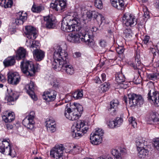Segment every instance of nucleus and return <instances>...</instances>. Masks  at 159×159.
<instances>
[{"label": "nucleus", "mask_w": 159, "mask_h": 159, "mask_svg": "<svg viewBox=\"0 0 159 159\" xmlns=\"http://www.w3.org/2000/svg\"><path fill=\"white\" fill-rule=\"evenodd\" d=\"M79 21L77 17L68 16L63 19L61 28L62 30L67 32L77 31L80 25Z\"/></svg>", "instance_id": "nucleus-2"}, {"label": "nucleus", "mask_w": 159, "mask_h": 159, "mask_svg": "<svg viewBox=\"0 0 159 159\" xmlns=\"http://www.w3.org/2000/svg\"><path fill=\"white\" fill-rule=\"evenodd\" d=\"M46 127L48 132L52 133L55 132L56 130V125L55 121L49 119L46 120Z\"/></svg>", "instance_id": "nucleus-23"}, {"label": "nucleus", "mask_w": 159, "mask_h": 159, "mask_svg": "<svg viewBox=\"0 0 159 159\" xmlns=\"http://www.w3.org/2000/svg\"><path fill=\"white\" fill-rule=\"evenodd\" d=\"M147 142L145 141L143 138H140L136 140V145L137 149L141 147L143 148L146 145Z\"/></svg>", "instance_id": "nucleus-37"}, {"label": "nucleus", "mask_w": 159, "mask_h": 159, "mask_svg": "<svg viewBox=\"0 0 159 159\" xmlns=\"http://www.w3.org/2000/svg\"><path fill=\"white\" fill-rule=\"evenodd\" d=\"M153 144L155 148L159 151V139H155L153 141Z\"/></svg>", "instance_id": "nucleus-50"}, {"label": "nucleus", "mask_w": 159, "mask_h": 159, "mask_svg": "<svg viewBox=\"0 0 159 159\" xmlns=\"http://www.w3.org/2000/svg\"><path fill=\"white\" fill-rule=\"evenodd\" d=\"M98 159H113V158L111 157L101 156L100 157H99Z\"/></svg>", "instance_id": "nucleus-64"}, {"label": "nucleus", "mask_w": 159, "mask_h": 159, "mask_svg": "<svg viewBox=\"0 0 159 159\" xmlns=\"http://www.w3.org/2000/svg\"><path fill=\"white\" fill-rule=\"evenodd\" d=\"M104 134V131L102 129L96 128L95 132L90 134V139L91 143L94 145H98L101 143L102 141V136Z\"/></svg>", "instance_id": "nucleus-6"}, {"label": "nucleus", "mask_w": 159, "mask_h": 159, "mask_svg": "<svg viewBox=\"0 0 159 159\" xmlns=\"http://www.w3.org/2000/svg\"><path fill=\"white\" fill-rule=\"evenodd\" d=\"M6 80L5 77L3 75L0 73V81L4 83L6 81Z\"/></svg>", "instance_id": "nucleus-56"}, {"label": "nucleus", "mask_w": 159, "mask_h": 159, "mask_svg": "<svg viewBox=\"0 0 159 159\" xmlns=\"http://www.w3.org/2000/svg\"><path fill=\"white\" fill-rule=\"evenodd\" d=\"M112 6L118 10H123L125 7L123 0H110Z\"/></svg>", "instance_id": "nucleus-26"}, {"label": "nucleus", "mask_w": 159, "mask_h": 159, "mask_svg": "<svg viewBox=\"0 0 159 159\" xmlns=\"http://www.w3.org/2000/svg\"><path fill=\"white\" fill-rule=\"evenodd\" d=\"M151 90H149L148 93V100H151L154 102L155 105L156 106H159V93L157 92L152 91V95H151Z\"/></svg>", "instance_id": "nucleus-17"}, {"label": "nucleus", "mask_w": 159, "mask_h": 159, "mask_svg": "<svg viewBox=\"0 0 159 159\" xmlns=\"http://www.w3.org/2000/svg\"><path fill=\"white\" fill-rule=\"evenodd\" d=\"M129 103L130 107L136 105L141 106L144 102L143 97L140 95L134 93L129 94L128 95Z\"/></svg>", "instance_id": "nucleus-8"}, {"label": "nucleus", "mask_w": 159, "mask_h": 159, "mask_svg": "<svg viewBox=\"0 0 159 159\" xmlns=\"http://www.w3.org/2000/svg\"><path fill=\"white\" fill-rule=\"evenodd\" d=\"M32 53L34 59L37 61L42 60L45 56V52L40 49L33 51Z\"/></svg>", "instance_id": "nucleus-24"}, {"label": "nucleus", "mask_w": 159, "mask_h": 159, "mask_svg": "<svg viewBox=\"0 0 159 159\" xmlns=\"http://www.w3.org/2000/svg\"><path fill=\"white\" fill-rule=\"evenodd\" d=\"M50 84L51 85L54 87H57L59 85L58 83L55 79L53 80L52 81L50 82Z\"/></svg>", "instance_id": "nucleus-53"}, {"label": "nucleus", "mask_w": 159, "mask_h": 159, "mask_svg": "<svg viewBox=\"0 0 159 159\" xmlns=\"http://www.w3.org/2000/svg\"><path fill=\"white\" fill-rule=\"evenodd\" d=\"M12 4V0H0V5L5 8L11 7Z\"/></svg>", "instance_id": "nucleus-35"}, {"label": "nucleus", "mask_w": 159, "mask_h": 159, "mask_svg": "<svg viewBox=\"0 0 159 159\" xmlns=\"http://www.w3.org/2000/svg\"><path fill=\"white\" fill-rule=\"evenodd\" d=\"M83 96V92L82 91H76L73 94V97L75 99H78L81 98Z\"/></svg>", "instance_id": "nucleus-40"}, {"label": "nucleus", "mask_w": 159, "mask_h": 159, "mask_svg": "<svg viewBox=\"0 0 159 159\" xmlns=\"http://www.w3.org/2000/svg\"><path fill=\"white\" fill-rule=\"evenodd\" d=\"M123 23L127 26H133L137 23V19L134 16L127 13L123 17Z\"/></svg>", "instance_id": "nucleus-11"}, {"label": "nucleus", "mask_w": 159, "mask_h": 159, "mask_svg": "<svg viewBox=\"0 0 159 159\" xmlns=\"http://www.w3.org/2000/svg\"><path fill=\"white\" fill-rule=\"evenodd\" d=\"M92 17L96 19L98 16V13L95 11H92Z\"/></svg>", "instance_id": "nucleus-57"}, {"label": "nucleus", "mask_w": 159, "mask_h": 159, "mask_svg": "<svg viewBox=\"0 0 159 159\" xmlns=\"http://www.w3.org/2000/svg\"><path fill=\"white\" fill-rule=\"evenodd\" d=\"M57 93L55 91L48 89L45 91L43 95V98L47 101L50 102L54 101L56 98Z\"/></svg>", "instance_id": "nucleus-14"}, {"label": "nucleus", "mask_w": 159, "mask_h": 159, "mask_svg": "<svg viewBox=\"0 0 159 159\" xmlns=\"http://www.w3.org/2000/svg\"><path fill=\"white\" fill-rule=\"evenodd\" d=\"M156 112H151L146 118L147 123L150 125H156L157 122L158 118Z\"/></svg>", "instance_id": "nucleus-22"}, {"label": "nucleus", "mask_w": 159, "mask_h": 159, "mask_svg": "<svg viewBox=\"0 0 159 159\" xmlns=\"http://www.w3.org/2000/svg\"><path fill=\"white\" fill-rule=\"evenodd\" d=\"M35 116V112L34 111L30 112L28 116L25 117L22 121L23 125L28 129L32 130L34 127L35 124L34 119Z\"/></svg>", "instance_id": "nucleus-10"}, {"label": "nucleus", "mask_w": 159, "mask_h": 159, "mask_svg": "<svg viewBox=\"0 0 159 159\" xmlns=\"http://www.w3.org/2000/svg\"><path fill=\"white\" fill-rule=\"evenodd\" d=\"M64 149L62 144H57L51 150L50 155L51 157L55 159H59L63 156Z\"/></svg>", "instance_id": "nucleus-9"}, {"label": "nucleus", "mask_w": 159, "mask_h": 159, "mask_svg": "<svg viewBox=\"0 0 159 159\" xmlns=\"http://www.w3.org/2000/svg\"><path fill=\"white\" fill-rule=\"evenodd\" d=\"M110 87V84L108 82H105L101 85L98 88V91L100 93L105 92L108 90Z\"/></svg>", "instance_id": "nucleus-34"}, {"label": "nucleus", "mask_w": 159, "mask_h": 159, "mask_svg": "<svg viewBox=\"0 0 159 159\" xmlns=\"http://www.w3.org/2000/svg\"><path fill=\"white\" fill-rule=\"evenodd\" d=\"M106 37L109 39L113 38V34L111 30H107V33L106 35Z\"/></svg>", "instance_id": "nucleus-49"}, {"label": "nucleus", "mask_w": 159, "mask_h": 159, "mask_svg": "<svg viewBox=\"0 0 159 159\" xmlns=\"http://www.w3.org/2000/svg\"><path fill=\"white\" fill-rule=\"evenodd\" d=\"M44 9L42 5L34 4L32 7L31 10L32 11L34 12L39 13L43 10Z\"/></svg>", "instance_id": "nucleus-39"}, {"label": "nucleus", "mask_w": 159, "mask_h": 159, "mask_svg": "<svg viewBox=\"0 0 159 159\" xmlns=\"http://www.w3.org/2000/svg\"><path fill=\"white\" fill-rule=\"evenodd\" d=\"M71 134L73 138L78 139L80 138L83 134L76 129L75 128L73 127L71 129Z\"/></svg>", "instance_id": "nucleus-30"}, {"label": "nucleus", "mask_w": 159, "mask_h": 159, "mask_svg": "<svg viewBox=\"0 0 159 159\" xmlns=\"http://www.w3.org/2000/svg\"><path fill=\"white\" fill-rule=\"evenodd\" d=\"M15 60L14 57H7L3 61V64L5 66H11L14 64Z\"/></svg>", "instance_id": "nucleus-32"}, {"label": "nucleus", "mask_w": 159, "mask_h": 159, "mask_svg": "<svg viewBox=\"0 0 159 159\" xmlns=\"http://www.w3.org/2000/svg\"><path fill=\"white\" fill-rule=\"evenodd\" d=\"M101 78L102 81V82H103L104 81L106 80V75L104 73H102L101 75Z\"/></svg>", "instance_id": "nucleus-61"}, {"label": "nucleus", "mask_w": 159, "mask_h": 159, "mask_svg": "<svg viewBox=\"0 0 159 159\" xmlns=\"http://www.w3.org/2000/svg\"><path fill=\"white\" fill-rule=\"evenodd\" d=\"M124 33L126 38H130L132 36V34L131 31L129 29H126L124 31Z\"/></svg>", "instance_id": "nucleus-46"}, {"label": "nucleus", "mask_w": 159, "mask_h": 159, "mask_svg": "<svg viewBox=\"0 0 159 159\" xmlns=\"http://www.w3.org/2000/svg\"><path fill=\"white\" fill-rule=\"evenodd\" d=\"M34 40L27 41L26 45L30 48L31 51H34L35 50L39 49L40 47V43L38 41H33Z\"/></svg>", "instance_id": "nucleus-20"}, {"label": "nucleus", "mask_w": 159, "mask_h": 159, "mask_svg": "<svg viewBox=\"0 0 159 159\" xmlns=\"http://www.w3.org/2000/svg\"><path fill=\"white\" fill-rule=\"evenodd\" d=\"M147 76L149 80H155L159 78V73L154 72L147 74Z\"/></svg>", "instance_id": "nucleus-38"}, {"label": "nucleus", "mask_w": 159, "mask_h": 159, "mask_svg": "<svg viewBox=\"0 0 159 159\" xmlns=\"http://www.w3.org/2000/svg\"><path fill=\"white\" fill-rule=\"evenodd\" d=\"M66 6V2L64 0L56 1L54 3H51L50 5L51 7L57 11L62 10Z\"/></svg>", "instance_id": "nucleus-15"}, {"label": "nucleus", "mask_w": 159, "mask_h": 159, "mask_svg": "<svg viewBox=\"0 0 159 159\" xmlns=\"http://www.w3.org/2000/svg\"><path fill=\"white\" fill-rule=\"evenodd\" d=\"M119 102L117 99L113 100L110 102L108 108L109 113L112 115H115L118 111Z\"/></svg>", "instance_id": "nucleus-16"}, {"label": "nucleus", "mask_w": 159, "mask_h": 159, "mask_svg": "<svg viewBox=\"0 0 159 159\" xmlns=\"http://www.w3.org/2000/svg\"><path fill=\"white\" fill-rule=\"evenodd\" d=\"M99 43L100 46L102 48H104L106 47L107 45L106 41L103 39L99 40Z\"/></svg>", "instance_id": "nucleus-47"}, {"label": "nucleus", "mask_w": 159, "mask_h": 159, "mask_svg": "<svg viewBox=\"0 0 159 159\" xmlns=\"http://www.w3.org/2000/svg\"><path fill=\"white\" fill-rule=\"evenodd\" d=\"M111 153L116 159H121L120 154L117 149H113L111 151Z\"/></svg>", "instance_id": "nucleus-42"}, {"label": "nucleus", "mask_w": 159, "mask_h": 159, "mask_svg": "<svg viewBox=\"0 0 159 159\" xmlns=\"http://www.w3.org/2000/svg\"><path fill=\"white\" fill-rule=\"evenodd\" d=\"M74 107L72 110L70 108L66 109L65 116L66 118L71 120H74L78 119L81 116L83 111L82 106L79 103H75Z\"/></svg>", "instance_id": "nucleus-3"}, {"label": "nucleus", "mask_w": 159, "mask_h": 159, "mask_svg": "<svg viewBox=\"0 0 159 159\" xmlns=\"http://www.w3.org/2000/svg\"><path fill=\"white\" fill-rule=\"evenodd\" d=\"M81 53L79 52H76L74 53V56L75 57H80L81 56Z\"/></svg>", "instance_id": "nucleus-62"}, {"label": "nucleus", "mask_w": 159, "mask_h": 159, "mask_svg": "<svg viewBox=\"0 0 159 159\" xmlns=\"http://www.w3.org/2000/svg\"><path fill=\"white\" fill-rule=\"evenodd\" d=\"M107 125L111 128H114L116 127L114 120H110L107 123Z\"/></svg>", "instance_id": "nucleus-48"}, {"label": "nucleus", "mask_w": 159, "mask_h": 159, "mask_svg": "<svg viewBox=\"0 0 159 159\" xmlns=\"http://www.w3.org/2000/svg\"><path fill=\"white\" fill-rule=\"evenodd\" d=\"M20 67L23 73L32 76L36 71L40 69V66L38 64L34 65L31 61L23 60L21 62Z\"/></svg>", "instance_id": "nucleus-4"}, {"label": "nucleus", "mask_w": 159, "mask_h": 159, "mask_svg": "<svg viewBox=\"0 0 159 159\" xmlns=\"http://www.w3.org/2000/svg\"><path fill=\"white\" fill-rule=\"evenodd\" d=\"M80 147L79 146H74L72 150V152L73 154L79 152Z\"/></svg>", "instance_id": "nucleus-52"}, {"label": "nucleus", "mask_w": 159, "mask_h": 159, "mask_svg": "<svg viewBox=\"0 0 159 159\" xmlns=\"http://www.w3.org/2000/svg\"><path fill=\"white\" fill-rule=\"evenodd\" d=\"M79 33H80V35L82 36L80 37V39H81L82 41H84L87 44L89 45L90 47L92 48L93 49L97 48L93 41L92 39H90L91 35L89 34L88 31H85L84 30L81 29L80 30H78Z\"/></svg>", "instance_id": "nucleus-7"}, {"label": "nucleus", "mask_w": 159, "mask_h": 159, "mask_svg": "<svg viewBox=\"0 0 159 159\" xmlns=\"http://www.w3.org/2000/svg\"><path fill=\"white\" fill-rule=\"evenodd\" d=\"M15 23L17 25L23 24L27 19V14L23 11H20L16 15Z\"/></svg>", "instance_id": "nucleus-18"}, {"label": "nucleus", "mask_w": 159, "mask_h": 159, "mask_svg": "<svg viewBox=\"0 0 159 159\" xmlns=\"http://www.w3.org/2000/svg\"><path fill=\"white\" fill-rule=\"evenodd\" d=\"M147 9H144L143 10V11L144 12V16L145 18H148L149 17V12L147 11Z\"/></svg>", "instance_id": "nucleus-55"}, {"label": "nucleus", "mask_w": 159, "mask_h": 159, "mask_svg": "<svg viewBox=\"0 0 159 159\" xmlns=\"http://www.w3.org/2000/svg\"><path fill=\"white\" fill-rule=\"evenodd\" d=\"M150 50L151 52L153 54V57L156 55V54L157 52L155 48H152Z\"/></svg>", "instance_id": "nucleus-59"}, {"label": "nucleus", "mask_w": 159, "mask_h": 159, "mask_svg": "<svg viewBox=\"0 0 159 159\" xmlns=\"http://www.w3.org/2000/svg\"><path fill=\"white\" fill-rule=\"evenodd\" d=\"M137 150L139 152L138 156L140 158H144L148 154V150L145 149L144 147L139 148L137 149Z\"/></svg>", "instance_id": "nucleus-33"}, {"label": "nucleus", "mask_w": 159, "mask_h": 159, "mask_svg": "<svg viewBox=\"0 0 159 159\" xmlns=\"http://www.w3.org/2000/svg\"><path fill=\"white\" fill-rule=\"evenodd\" d=\"M129 124H131L134 128H135L137 126V123L135 121V118L133 117H130L129 119Z\"/></svg>", "instance_id": "nucleus-45"}, {"label": "nucleus", "mask_w": 159, "mask_h": 159, "mask_svg": "<svg viewBox=\"0 0 159 159\" xmlns=\"http://www.w3.org/2000/svg\"><path fill=\"white\" fill-rule=\"evenodd\" d=\"M125 49L123 47L120 46L116 48V50L119 54H122L124 52Z\"/></svg>", "instance_id": "nucleus-51"}, {"label": "nucleus", "mask_w": 159, "mask_h": 159, "mask_svg": "<svg viewBox=\"0 0 159 159\" xmlns=\"http://www.w3.org/2000/svg\"><path fill=\"white\" fill-rule=\"evenodd\" d=\"M154 5L156 8L159 9V0H157Z\"/></svg>", "instance_id": "nucleus-63"}, {"label": "nucleus", "mask_w": 159, "mask_h": 159, "mask_svg": "<svg viewBox=\"0 0 159 159\" xmlns=\"http://www.w3.org/2000/svg\"><path fill=\"white\" fill-rule=\"evenodd\" d=\"M95 6L99 9H102L103 7V4L101 0H95Z\"/></svg>", "instance_id": "nucleus-44"}, {"label": "nucleus", "mask_w": 159, "mask_h": 159, "mask_svg": "<svg viewBox=\"0 0 159 159\" xmlns=\"http://www.w3.org/2000/svg\"><path fill=\"white\" fill-rule=\"evenodd\" d=\"M95 82L97 84H100L102 83V81L98 77H96L95 79Z\"/></svg>", "instance_id": "nucleus-58"}, {"label": "nucleus", "mask_w": 159, "mask_h": 159, "mask_svg": "<svg viewBox=\"0 0 159 159\" xmlns=\"http://www.w3.org/2000/svg\"><path fill=\"white\" fill-rule=\"evenodd\" d=\"M19 96V93H18L11 90L8 93L7 97V101L8 102L14 101L18 99Z\"/></svg>", "instance_id": "nucleus-29"}, {"label": "nucleus", "mask_w": 159, "mask_h": 159, "mask_svg": "<svg viewBox=\"0 0 159 159\" xmlns=\"http://www.w3.org/2000/svg\"><path fill=\"white\" fill-rule=\"evenodd\" d=\"M26 51L23 48H20L17 51L16 54V59L18 60L24 58L26 55Z\"/></svg>", "instance_id": "nucleus-31"}, {"label": "nucleus", "mask_w": 159, "mask_h": 159, "mask_svg": "<svg viewBox=\"0 0 159 159\" xmlns=\"http://www.w3.org/2000/svg\"><path fill=\"white\" fill-rule=\"evenodd\" d=\"M125 77L122 73L117 74L116 76V80L118 84H121V86L124 87L122 86L123 84L122 83L125 82Z\"/></svg>", "instance_id": "nucleus-36"}, {"label": "nucleus", "mask_w": 159, "mask_h": 159, "mask_svg": "<svg viewBox=\"0 0 159 159\" xmlns=\"http://www.w3.org/2000/svg\"><path fill=\"white\" fill-rule=\"evenodd\" d=\"M44 20L46 27L47 28H53L55 27V24L51 17L49 16L44 17Z\"/></svg>", "instance_id": "nucleus-28"}, {"label": "nucleus", "mask_w": 159, "mask_h": 159, "mask_svg": "<svg viewBox=\"0 0 159 159\" xmlns=\"http://www.w3.org/2000/svg\"><path fill=\"white\" fill-rule=\"evenodd\" d=\"M140 61L138 58H135L134 63H131L130 65L132 66L134 69H138L139 67L140 64Z\"/></svg>", "instance_id": "nucleus-41"}, {"label": "nucleus", "mask_w": 159, "mask_h": 159, "mask_svg": "<svg viewBox=\"0 0 159 159\" xmlns=\"http://www.w3.org/2000/svg\"><path fill=\"white\" fill-rule=\"evenodd\" d=\"M21 78L18 73L9 72L8 74L7 81L8 83L13 85H16L19 83Z\"/></svg>", "instance_id": "nucleus-12"}, {"label": "nucleus", "mask_w": 159, "mask_h": 159, "mask_svg": "<svg viewBox=\"0 0 159 159\" xmlns=\"http://www.w3.org/2000/svg\"><path fill=\"white\" fill-rule=\"evenodd\" d=\"M9 141L8 139H4L0 143V152L3 154L14 157L16 156V153L14 149L10 146Z\"/></svg>", "instance_id": "nucleus-5"}, {"label": "nucleus", "mask_w": 159, "mask_h": 159, "mask_svg": "<svg viewBox=\"0 0 159 159\" xmlns=\"http://www.w3.org/2000/svg\"><path fill=\"white\" fill-rule=\"evenodd\" d=\"M81 35L79 33L78 34H73L70 33L67 37V40L70 42L73 43H77L80 42Z\"/></svg>", "instance_id": "nucleus-27"}, {"label": "nucleus", "mask_w": 159, "mask_h": 159, "mask_svg": "<svg viewBox=\"0 0 159 159\" xmlns=\"http://www.w3.org/2000/svg\"><path fill=\"white\" fill-rule=\"evenodd\" d=\"M116 127H119L122 124L123 122V119L119 117H116L114 120Z\"/></svg>", "instance_id": "nucleus-43"}, {"label": "nucleus", "mask_w": 159, "mask_h": 159, "mask_svg": "<svg viewBox=\"0 0 159 159\" xmlns=\"http://www.w3.org/2000/svg\"><path fill=\"white\" fill-rule=\"evenodd\" d=\"M25 33L28 39L31 40H34L37 36V30L35 28L31 26H25Z\"/></svg>", "instance_id": "nucleus-13"}, {"label": "nucleus", "mask_w": 159, "mask_h": 159, "mask_svg": "<svg viewBox=\"0 0 159 159\" xmlns=\"http://www.w3.org/2000/svg\"><path fill=\"white\" fill-rule=\"evenodd\" d=\"M2 118L6 123L11 122L14 120L15 118L14 113L5 111L2 115Z\"/></svg>", "instance_id": "nucleus-25"}, {"label": "nucleus", "mask_w": 159, "mask_h": 159, "mask_svg": "<svg viewBox=\"0 0 159 159\" xmlns=\"http://www.w3.org/2000/svg\"><path fill=\"white\" fill-rule=\"evenodd\" d=\"M74 127L83 134L85 133L88 129V125L81 120L77 122L76 126Z\"/></svg>", "instance_id": "nucleus-21"}, {"label": "nucleus", "mask_w": 159, "mask_h": 159, "mask_svg": "<svg viewBox=\"0 0 159 159\" xmlns=\"http://www.w3.org/2000/svg\"><path fill=\"white\" fill-rule=\"evenodd\" d=\"M92 11H89L87 12V17L88 18H92Z\"/></svg>", "instance_id": "nucleus-60"}, {"label": "nucleus", "mask_w": 159, "mask_h": 159, "mask_svg": "<svg viewBox=\"0 0 159 159\" xmlns=\"http://www.w3.org/2000/svg\"><path fill=\"white\" fill-rule=\"evenodd\" d=\"M53 49L54 60L52 63V68L56 71L65 72L69 75H73L75 69L72 65L69 64L67 52L62 49L60 46H55Z\"/></svg>", "instance_id": "nucleus-1"}, {"label": "nucleus", "mask_w": 159, "mask_h": 159, "mask_svg": "<svg viewBox=\"0 0 159 159\" xmlns=\"http://www.w3.org/2000/svg\"><path fill=\"white\" fill-rule=\"evenodd\" d=\"M150 39V37L149 36L146 35L145 36L143 41L145 44H147L149 42Z\"/></svg>", "instance_id": "nucleus-54"}, {"label": "nucleus", "mask_w": 159, "mask_h": 159, "mask_svg": "<svg viewBox=\"0 0 159 159\" xmlns=\"http://www.w3.org/2000/svg\"><path fill=\"white\" fill-rule=\"evenodd\" d=\"M27 93L29 95L31 98L34 100L37 99V97L34 95V83L31 81L30 82L26 85L25 87Z\"/></svg>", "instance_id": "nucleus-19"}]
</instances>
